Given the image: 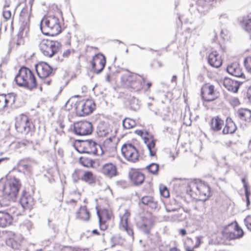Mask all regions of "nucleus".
Wrapping results in <instances>:
<instances>
[{
  "label": "nucleus",
  "mask_w": 251,
  "mask_h": 251,
  "mask_svg": "<svg viewBox=\"0 0 251 251\" xmlns=\"http://www.w3.org/2000/svg\"><path fill=\"white\" fill-rule=\"evenodd\" d=\"M243 64L246 71L251 74V56H249L245 58Z\"/></svg>",
  "instance_id": "obj_48"
},
{
  "label": "nucleus",
  "mask_w": 251,
  "mask_h": 251,
  "mask_svg": "<svg viewBox=\"0 0 251 251\" xmlns=\"http://www.w3.org/2000/svg\"><path fill=\"white\" fill-rule=\"evenodd\" d=\"M79 98V96H75L70 98L66 103V109L79 117L91 114L96 109L94 101L91 99L81 100Z\"/></svg>",
  "instance_id": "obj_1"
},
{
  "label": "nucleus",
  "mask_w": 251,
  "mask_h": 251,
  "mask_svg": "<svg viewBox=\"0 0 251 251\" xmlns=\"http://www.w3.org/2000/svg\"><path fill=\"white\" fill-rule=\"evenodd\" d=\"M237 113L241 120L247 122L251 121V110L247 108H240L238 110Z\"/></svg>",
  "instance_id": "obj_38"
},
{
  "label": "nucleus",
  "mask_w": 251,
  "mask_h": 251,
  "mask_svg": "<svg viewBox=\"0 0 251 251\" xmlns=\"http://www.w3.org/2000/svg\"><path fill=\"white\" fill-rule=\"evenodd\" d=\"M167 212H173L174 214L171 215V217L174 220L181 221L185 218L184 212L183 210L180 209L176 210L174 209H170L168 207L166 208Z\"/></svg>",
  "instance_id": "obj_40"
},
{
  "label": "nucleus",
  "mask_w": 251,
  "mask_h": 251,
  "mask_svg": "<svg viewBox=\"0 0 251 251\" xmlns=\"http://www.w3.org/2000/svg\"><path fill=\"white\" fill-rule=\"evenodd\" d=\"M9 6V4H5L3 7L2 15L3 18L5 19L6 21L10 19L11 18V12L9 9H8Z\"/></svg>",
  "instance_id": "obj_49"
},
{
  "label": "nucleus",
  "mask_w": 251,
  "mask_h": 251,
  "mask_svg": "<svg viewBox=\"0 0 251 251\" xmlns=\"http://www.w3.org/2000/svg\"><path fill=\"white\" fill-rule=\"evenodd\" d=\"M141 201L143 204L152 209H156L159 206L158 201L152 196H144L141 198Z\"/></svg>",
  "instance_id": "obj_29"
},
{
  "label": "nucleus",
  "mask_w": 251,
  "mask_h": 251,
  "mask_svg": "<svg viewBox=\"0 0 251 251\" xmlns=\"http://www.w3.org/2000/svg\"><path fill=\"white\" fill-rule=\"evenodd\" d=\"M72 53V51L70 50H65L63 53L61 57H58V60L60 61H63L64 59L68 58Z\"/></svg>",
  "instance_id": "obj_51"
},
{
  "label": "nucleus",
  "mask_w": 251,
  "mask_h": 251,
  "mask_svg": "<svg viewBox=\"0 0 251 251\" xmlns=\"http://www.w3.org/2000/svg\"><path fill=\"white\" fill-rule=\"evenodd\" d=\"M131 213L128 209H126L123 214L120 215L119 227L120 230L125 231L130 236H133V230L130 224Z\"/></svg>",
  "instance_id": "obj_18"
},
{
  "label": "nucleus",
  "mask_w": 251,
  "mask_h": 251,
  "mask_svg": "<svg viewBox=\"0 0 251 251\" xmlns=\"http://www.w3.org/2000/svg\"><path fill=\"white\" fill-rule=\"evenodd\" d=\"M223 236L229 240H234L243 236L244 232L237 222L226 226L223 230Z\"/></svg>",
  "instance_id": "obj_14"
},
{
  "label": "nucleus",
  "mask_w": 251,
  "mask_h": 251,
  "mask_svg": "<svg viewBox=\"0 0 251 251\" xmlns=\"http://www.w3.org/2000/svg\"><path fill=\"white\" fill-rule=\"evenodd\" d=\"M21 167L24 170H25L27 172L30 171L31 166L28 164H22Z\"/></svg>",
  "instance_id": "obj_56"
},
{
  "label": "nucleus",
  "mask_w": 251,
  "mask_h": 251,
  "mask_svg": "<svg viewBox=\"0 0 251 251\" xmlns=\"http://www.w3.org/2000/svg\"><path fill=\"white\" fill-rule=\"evenodd\" d=\"M242 161L248 167L251 168V152H245L243 153Z\"/></svg>",
  "instance_id": "obj_45"
},
{
  "label": "nucleus",
  "mask_w": 251,
  "mask_h": 251,
  "mask_svg": "<svg viewBox=\"0 0 251 251\" xmlns=\"http://www.w3.org/2000/svg\"><path fill=\"white\" fill-rule=\"evenodd\" d=\"M245 225L247 227L251 230V215H248L244 220Z\"/></svg>",
  "instance_id": "obj_53"
},
{
  "label": "nucleus",
  "mask_w": 251,
  "mask_h": 251,
  "mask_svg": "<svg viewBox=\"0 0 251 251\" xmlns=\"http://www.w3.org/2000/svg\"><path fill=\"white\" fill-rule=\"evenodd\" d=\"M103 147L105 152L116 153L117 148L116 144L110 138L106 139L103 142Z\"/></svg>",
  "instance_id": "obj_39"
},
{
  "label": "nucleus",
  "mask_w": 251,
  "mask_h": 251,
  "mask_svg": "<svg viewBox=\"0 0 251 251\" xmlns=\"http://www.w3.org/2000/svg\"><path fill=\"white\" fill-rule=\"evenodd\" d=\"M159 190L160 196L165 198H170V194L169 188L165 185L160 184L159 185Z\"/></svg>",
  "instance_id": "obj_43"
},
{
  "label": "nucleus",
  "mask_w": 251,
  "mask_h": 251,
  "mask_svg": "<svg viewBox=\"0 0 251 251\" xmlns=\"http://www.w3.org/2000/svg\"><path fill=\"white\" fill-rule=\"evenodd\" d=\"M178 232L181 236H185L187 234L186 230L185 229H180L179 230Z\"/></svg>",
  "instance_id": "obj_59"
},
{
  "label": "nucleus",
  "mask_w": 251,
  "mask_h": 251,
  "mask_svg": "<svg viewBox=\"0 0 251 251\" xmlns=\"http://www.w3.org/2000/svg\"><path fill=\"white\" fill-rule=\"evenodd\" d=\"M236 129V125L232 119L230 117L226 118L225 126L222 131L223 133L224 134H233L235 132Z\"/></svg>",
  "instance_id": "obj_31"
},
{
  "label": "nucleus",
  "mask_w": 251,
  "mask_h": 251,
  "mask_svg": "<svg viewBox=\"0 0 251 251\" xmlns=\"http://www.w3.org/2000/svg\"><path fill=\"white\" fill-rule=\"evenodd\" d=\"M20 226L23 229H26L27 230H29L32 227V224L30 221L26 220L21 224Z\"/></svg>",
  "instance_id": "obj_50"
},
{
  "label": "nucleus",
  "mask_w": 251,
  "mask_h": 251,
  "mask_svg": "<svg viewBox=\"0 0 251 251\" xmlns=\"http://www.w3.org/2000/svg\"><path fill=\"white\" fill-rule=\"evenodd\" d=\"M186 194L196 201H205L211 196L209 184L200 179L188 182L185 187Z\"/></svg>",
  "instance_id": "obj_3"
},
{
  "label": "nucleus",
  "mask_w": 251,
  "mask_h": 251,
  "mask_svg": "<svg viewBox=\"0 0 251 251\" xmlns=\"http://www.w3.org/2000/svg\"><path fill=\"white\" fill-rule=\"evenodd\" d=\"M25 146H26V144L23 142H19L17 143V147L18 148L25 147Z\"/></svg>",
  "instance_id": "obj_61"
},
{
  "label": "nucleus",
  "mask_w": 251,
  "mask_h": 251,
  "mask_svg": "<svg viewBox=\"0 0 251 251\" xmlns=\"http://www.w3.org/2000/svg\"><path fill=\"white\" fill-rule=\"evenodd\" d=\"M99 218V227L101 230L108 229L111 223L114 220V215L109 203L105 200H101L96 207Z\"/></svg>",
  "instance_id": "obj_4"
},
{
  "label": "nucleus",
  "mask_w": 251,
  "mask_h": 251,
  "mask_svg": "<svg viewBox=\"0 0 251 251\" xmlns=\"http://www.w3.org/2000/svg\"><path fill=\"white\" fill-rule=\"evenodd\" d=\"M223 85L228 91L233 93L237 92L240 86L238 81L229 78H225L224 79Z\"/></svg>",
  "instance_id": "obj_30"
},
{
  "label": "nucleus",
  "mask_w": 251,
  "mask_h": 251,
  "mask_svg": "<svg viewBox=\"0 0 251 251\" xmlns=\"http://www.w3.org/2000/svg\"><path fill=\"white\" fill-rule=\"evenodd\" d=\"M128 177L130 181L135 185L142 184L145 180L144 175L138 169L132 168L128 173Z\"/></svg>",
  "instance_id": "obj_21"
},
{
  "label": "nucleus",
  "mask_w": 251,
  "mask_h": 251,
  "mask_svg": "<svg viewBox=\"0 0 251 251\" xmlns=\"http://www.w3.org/2000/svg\"><path fill=\"white\" fill-rule=\"evenodd\" d=\"M145 143L147 145L150 151V154L151 156L156 155V149L155 148V142L152 137L145 138Z\"/></svg>",
  "instance_id": "obj_37"
},
{
  "label": "nucleus",
  "mask_w": 251,
  "mask_h": 251,
  "mask_svg": "<svg viewBox=\"0 0 251 251\" xmlns=\"http://www.w3.org/2000/svg\"><path fill=\"white\" fill-rule=\"evenodd\" d=\"M126 106L131 110L137 111L140 108L138 100L134 97L128 99Z\"/></svg>",
  "instance_id": "obj_42"
},
{
  "label": "nucleus",
  "mask_w": 251,
  "mask_h": 251,
  "mask_svg": "<svg viewBox=\"0 0 251 251\" xmlns=\"http://www.w3.org/2000/svg\"><path fill=\"white\" fill-rule=\"evenodd\" d=\"M245 191L246 196L247 198V200L248 202H249V196L250 195V192L249 191L248 187H247V189H245Z\"/></svg>",
  "instance_id": "obj_60"
},
{
  "label": "nucleus",
  "mask_w": 251,
  "mask_h": 251,
  "mask_svg": "<svg viewBox=\"0 0 251 251\" xmlns=\"http://www.w3.org/2000/svg\"><path fill=\"white\" fill-rule=\"evenodd\" d=\"M90 65L92 71L96 74H100L104 69L106 64V58L102 53L95 54L90 60Z\"/></svg>",
  "instance_id": "obj_15"
},
{
  "label": "nucleus",
  "mask_w": 251,
  "mask_h": 251,
  "mask_svg": "<svg viewBox=\"0 0 251 251\" xmlns=\"http://www.w3.org/2000/svg\"><path fill=\"white\" fill-rule=\"evenodd\" d=\"M40 28L44 35L54 36L59 34L61 32L59 18L50 13L45 15L41 21Z\"/></svg>",
  "instance_id": "obj_5"
},
{
  "label": "nucleus",
  "mask_w": 251,
  "mask_h": 251,
  "mask_svg": "<svg viewBox=\"0 0 251 251\" xmlns=\"http://www.w3.org/2000/svg\"><path fill=\"white\" fill-rule=\"evenodd\" d=\"M93 130L92 123L87 121H80L74 124V131L75 134L85 136L90 135Z\"/></svg>",
  "instance_id": "obj_17"
},
{
  "label": "nucleus",
  "mask_w": 251,
  "mask_h": 251,
  "mask_svg": "<svg viewBox=\"0 0 251 251\" xmlns=\"http://www.w3.org/2000/svg\"><path fill=\"white\" fill-rule=\"evenodd\" d=\"M135 133L137 135L141 136V137H142L143 136V134H144V132L142 130H140V129H138V130H136L135 131H134Z\"/></svg>",
  "instance_id": "obj_58"
},
{
  "label": "nucleus",
  "mask_w": 251,
  "mask_h": 251,
  "mask_svg": "<svg viewBox=\"0 0 251 251\" xmlns=\"http://www.w3.org/2000/svg\"><path fill=\"white\" fill-rule=\"evenodd\" d=\"M247 98L249 101L251 103V86H250L247 89Z\"/></svg>",
  "instance_id": "obj_55"
},
{
  "label": "nucleus",
  "mask_w": 251,
  "mask_h": 251,
  "mask_svg": "<svg viewBox=\"0 0 251 251\" xmlns=\"http://www.w3.org/2000/svg\"><path fill=\"white\" fill-rule=\"evenodd\" d=\"M208 62L211 66L219 68L222 65L223 60L217 51H212L208 55Z\"/></svg>",
  "instance_id": "obj_27"
},
{
  "label": "nucleus",
  "mask_w": 251,
  "mask_h": 251,
  "mask_svg": "<svg viewBox=\"0 0 251 251\" xmlns=\"http://www.w3.org/2000/svg\"><path fill=\"white\" fill-rule=\"evenodd\" d=\"M79 163L86 167H93L94 161L85 156H81L79 158Z\"/></svg>",
  "instance_id": "obj_44"
},
{
  "label": "nucleus",
  "mask_w": 251,
  "mask_h": 251,
  "mask_svg": "<svg viewBox=\"0 0 251 251\" xmlns=\"http://www.w3.org/2000/svg\"><path fill=\"white\" fill-rule=\"evenodd\" d=\"M81 195L80 193L74 192L70 198L65 201L66 208L71 211L73 210L77 205V203L81 200Z\"/></svg>",
  "instance_id": "obj_26"
},
{
  "label": "nucleus",
  "mask_w": 251,
  "mask_h": 251,
  "mask_svg": "<svg viewBox=\"0 0 251 251\" xmlns=\"http://www.w3.org/2000/svg\"><path fill=\"white\" fill-rule=\"evenodd\" d=\"M20 203L25 209L30 210L35 204V201L31 195L25 192L20 199Z\"/></svg>",
  "instance_id": "obj_25"
},
{
  "label": "nucleus",
  "mask_w": 251,
  "mask_h": 251,
  "mask_svg": "<svg viewBox=\"0 0 251 251\" xmlns=\"http://www.w3.org/2000/svg\"><path fill=\"white\" fill-rule=\"evenodd\" d=\"M74 146L75 150L80 153L88 154H98V145L93 140H76Z\"/></svg>",
  "instance_id": "obj_10"
},
{
  "label": "nucleus",
  "mask_w": 251,
  "mask_h": 251,
  "mask_svg": "<svg viewBox=\"0 0 251 251\" xmlns=\"http://www.w3.org/2000/svg\"><path fill=\"white\" fill-rule=\"evenodd\" d=\"M75 219L84 222L90 221L91 214L86 205H81L75 213Z\"/></svg>",
  "instance_id": "obj_22"
},
{
  "label": "nucleus",
  "mask_w": 251,
  "mask_h": 251,
  "mask_svg": "<svg viewBox=\"0 0 251 251\" xmlns=\"http://www.w3.org/2000/svg\"><path fill=\"white\" fill-rule=\"evenodd\" d=\"M16 84L32 90L39 86L34 73L26 67H22L15 77Z\"/></svg>",
  "instance_id": "obj_6"
},
{
  "label": "nucleus",
  "mask_w": 251,
  "mask_h": 251,
  "mask_svg": "<svg viewBox=\"0 0 251 251\" xmlns=\"http://www.w3.org/2000/svg\"><path fill=\"white\" fill-rule=\"evenodd\" d=\"M13 216L5 210H0V227L10 226L13 223Z\"/></svg>",
  "instance_id": "obj_24"
},
{
  "label": "nucleus",
  "mask_w": 251,
  "mask_h": 251,
  "mask_svg": "<svg viewBox=\"0 0 251 251\" xmlns=\"http://www.w3.org/2000/svg\"><path fill=\"white\" fill-rule=\"evenodd\" d=\"M145 143L147 145L150 151V154L151 156L156 155V149L155 148V142L152 137L145 138Z\"/></svg>",
  "instance_id": "obj_36"
},
{
  "label": "nucleus",
  "mask_w": 251,
  "mask_h": 251,
  "mask_svg": "<svg viewBox=\"0 0 251 251\" xmlns=\"http://www.w3.org/2000/svg\"><path fill=\"white\" fill-rule=\"evenodd\" d=\"M32 125L29 117L25 114H21L16 118L15 127L19 133L27 134L31 130Z\"/></svg>",
  "instance_id": "obj_12"
},
{
  "label": "nucleus",
  "mask_w": 251,
  "mask_h": 251,
  "mask_svg": "<svg viewBox=\"0 0 251 251\" xmlns=\"http://www.w3.org/2000/svg\"><path fill=\"white\" fill-rule=\"evenodd\" d=\"M146 77L143 75L127 72L123 74L121 78V85L123 87L131 91L138 92L143 90L148 91L152 85L151 82H148L146 85Z\"/></svg>",
  "instance_id": "obj_2"
},
{
  "label": "nucleus",
  "mask_w": 251,
  "mask_h": 251,
  "mask_svg": "<svg viewBox=\"0 0 251 251\" xmlns=\"http://www.w3.org/2000/svg\"><path fill=\"white\" fill-rule=\"evenodd\" d=\"M98 134L101 137H107L112 132L110 126L105 122L100 123L98 126Z\"/></svg>",
  "instance_id": "obj_33"
},
{
  "label": "nucleus",
  "mask_w": 251,
  "mask_h": 251,
  "mask_svg": "<svg viewBox=\"0 0 251 251\" xmlns=\"http://www.w3.org/2000/svg\"><path fill=\"white\" fill-rule=\"evenodd\" d=\"M220 0H198L197 10L202 16L207 15L215 8Z\"/></svg>",
  "instance_id": "obj_16"
},
{
  "label": "nucleus",
  "mask_w": 251,
  "mask_h": 251,
  "mask_svg": "<svg viewBox=\"0 0 251 251\" xmlns=\"http://www.w3.org/2000/svg\"><path fill=\"white\" fill-rule=\"evenodd\" d=\"M145 143L147 145L150 151V154L151 156L156 155V149L155 148V142L152 137L145 138Z\"/></svg>",
  "instance_id": "obj_35"
},
{
  "label": "nucleus",
  "mask_w": 251,
  "mask_h": 251,
  "mask_svg": "<svg viewBox=\"0 0 251 251\" xmlns=\"http://www.w3.org/2000/svg\"><path fill=\"white\" fill-rule=\"evenodd\" d=\"M201 244V238L199 236L195 237L194 240L190 237H187L184 242L185 251L199 248Z\"/></svg>",
  "instance_id": "obj_28"
},
{
  "label": "nucleus",
  "mask_w": 251,
  "mask_h": 251,
  "mask_svg": "<svg viewBox=\"0 0 251 251\" xmlns=\"http://www.w3.org/2000/svg\"><path fill=\"white\" fill-rule=\"evenodd\" d=\"M240 24L242 28L249 34L251 38V16L248 15L243 17L240 21Z\"/></svg>",
  "instance_id": "obj_34"
},
{
  "label": "nucleus",
  "mask_w": 251,
  "mask_h": 251,
  "mask_svg": "<svg viewBox=\"0 0 251 251\" xmlns=\"http://www.w3.org/2000/svg\"><path fill=\"white\" fill-rule=\"evenodd\" d=\"M169 251H180L179 249H178L176 247H173V248H171L169 249Z\"/></svg>",
  "instance_id": "obj_64"
},
{
  "label": "nucleus",
  "mask_w": 251,
  "mask_h": 251,
  "mask_svg": "<svg viewBox=\"0 0 251 251\" xmlns=\"http://www.w3.org/2000/svg\"><path fill=\"white\" fill-rule=\"evenodd\" d=\"M16 100V95L14 93L0 94V112L13 107Z\"/></svg>",
  "instance_id": "obj_19"
},
{
  "label": "nucleus",
  "mask_w": 251,
  "mask_h": 251,
  "mask_svg": "<svg viewBox=\"0 0 251 251\" xmlns=\"http://www.w3.org/2000/svg\"><path fill=\"white\" fill-rule=\"evenodd\" d=\"M101 173L105 177L111 178L118 175L116 163L108 162L103 164L100 168Z\"/></svg>",
  "instance_id": "obj_20"
},
{
  "label": "nucleus",
  "mask_w": 251,
  "mask_h": 251,
  "mask_svg": "<svg viewBox=\"0 0 251 251\" xmlns=\"http://www.w3.org/2000/svg\"><path fill=\"white\" fill-rule=\"evenodd\" d=\"M81 171L80 170H75L73 174V177L75 181L81 179L80 176L81 175Z\"/></svg>",
  "instance_id": "obj_52"
},
{
  "label": "nucleus",
  "mask_w": 251,
  "mask_h": 251,
  "mask_svg": "<svg viewBox=\"0 0 251 251\" xmlns=\"http://www.w3.org/2000/svg\"><path fill=\"white\" fill-rule=\"evenodd\" d=\"M60 46L58 42L47 39H43L39 44L40 51L48 57H51L56 53Z\"/></svg>",
  "instance_id": "obj_9"
},
{
  "label": "nucleus",
  "mask_w": 251,
  "mask_h": 251,
  "mask_svg": "<svg viewBox=\"0 0 251 251\" xmlns=\"http://www.w3.org/2000/svg\"><path fill=\"white\" fill-rule=\"evenodd\" d=\"M242 182L243 184L244 189H247V187H248V184L246 180V179L245 178H242Z\"/></svg>",
  "instance_id": "obj_57"
},
{
  "label": "nucleus",
  "mask_w": 251,
  "mask_h": 251,
  "mask_svg": "<svg viewBox=\"0 0 251 251\" xmlns=\"http://www.w3.org/2000/svg\"><path fill=\"white\" fill-rule=\"evenodd\" d=\"M61 251H78V250L71 246H64L61 248Z\"/></svg>",
  "instance_id": "obj_54"
},
{
  "label": "nucleus",
  "mask_w": 251,
  "mask_h": 251,
  "mask_svg": "<svg viewBox=\"0 0 251 251\" xmlns=\"http://www.w3.org/2000/svg\"><path fill=\"white\" fill-rule=\"evenodd\" d=\"M123 126L126 129H129L134 127L136 123L135 120L130 118H125L123 122Z\"/></svg>",
  "instance_id": "obj_46"
},
{
  "label": "nucleus",
  "mask_w": 251,
  "mask_h": 251,
  "mask_svg": "<svg viewBox=\"0 0 251 251\" xmlns=\"http://www.w3.org/2000/svg\"><path fill=\"white\" fill-rule=\"evenodd\" d=\"M201 96L204 101L210 102L217 99L220 96V93L214 85L207 83L201 88Z\"/></svg>",
  "instance_id": "obj_13"
},
{
  "label": "nucleus",
  "mask_w": 251,
  "mask_h": 251,
  "mask_svg": "<svg viewBox=\"0 0 251 251\" xmlns=\"http://www.w3.org/2000/svg\"><path fill=\"white\" fill-rule=\"evenodd\" d=\"M92 233L93 234H95V235H100V232L98 231V230L97 229H93L92 231Z\"/></svg>",
  "instance_id": "obj_62"
},
{
  "label": "nucleus",
  "mask_w": 251,
  "mask_h": 251,
  "mask_svg": "<svg viewBox=\"0 0 251 251\" xmlns=\"http://www.w3.org/2000/svg\"><path fill=\"white\" fill-rule=\"evenodd\" d=\"M146 169L148 170V172L152 174H156L158 171L159 166L156 163H151L147 166Z\"/></svg>",
  "instance_id": "obj_47"
},
{
  "label": "nucleus",
  "mask_w": 251,
  "mask_h": 251,
  "mask_svg": "<svg viewBox=\"0 0 251 251\" xmlns=\"http://www.w3.org/2000/svg\"><path fill=\"white\" fill-rule=\"evenodd\" d=\"M121 153L123 157L127 161L135 163L139 160V151L131 143H125L121 147Z\"/></svg>",
  "instance_id": "obj_11"
},
{
  "label": "nucleus",
  "mask_w": 251,
  "mask_h": 251,
  "mask_svg": "<svg viewBox=\"0 0 251 251\" xmlns=\"http://www.w3.org/2000/svg\"><path fill=\"white\" fill-rule=\"evenodd\" d=\"M144 251H156L155 249L152 247H149L148 249H146Z\"/></svg>",
  "instance_id": "obj_63"
},
{
  "label": "nucleus",
  "mask_w": 251,
  "mask_h": 251,
  "mask_svg": "<svg viewBox=\"0 0 251 251\" xmlns=\"http://www.w3.org/2000/svg\"><path fill=\"white\" fill-rule=\"evenodd\" d=\"M81 179L86 183L92 184L95 182L96 176L92 172L86 171L84 172Z\"/></svg>",
  "instance_id": "obj_41"
},
{
  "label": "nucleus",
  "mask_w": 251,
  "mask_h": 251,
  "mask_svg": "<svg viewBox=\"0 0 251 251\" xmlns=\"http://www.w3.org/2000/svg\"><path fill=\"white\" fill-rule=\"evenodd\" d=\"M224 125V120L218 116L212 118L210 123L211 129L214 131L221 130Z\"/></svg>",
  "instance_id": "obj_32"
},
{
  "label": "nucleus",
  "mask_w": 251,
  "mask_h": 251,
  "mask_svg": "<svg viewBox=\"0 0 251 251\" xmlns=\"http://www.w3.org/2000/svg\"><path fill=\"white\" fill-rule=\"evenodd\" d=\"M227 72L231 75L237 77H242L244 74L242 69L238 61L229 64L226 68Z\"/></svg>",
  "instance_id": "obj_23"
},
{
  "label": "nucleus",
  "mask_w": 251,
  "mask_h": 251,
  "mask_svg": "<svg viewBox=\"0 0 251 251\" xmlns=\"http://www.w3.org/2000/svg\"><path fill=\"white\" fill-rule=\"evenodd\" d=\"M35 70L39 77V87L41 90L43 87L50 85L52 79L50 76L54 75L53 68L48 64L41 62L35 65Z\"/></svg>",
  "instance_id": "obj_8"
},
{
  "label": "nucleus",
  "mask_w": 251,
  "mask_h": 251,
  "mask_svg": "<svg viewBox=\"0 0 251 251\" xmlns=\"http://www.w3.org/2000/svg\"><path fill=\"white\" fill-rule=\"evenodd\" d=\"M21 186L20 180L16 177L6 179L2 189V198L9 202H15L18 198Z\"/></svg>",
  "instance_id": "obj_7"
}]
</instances>
